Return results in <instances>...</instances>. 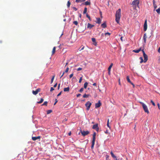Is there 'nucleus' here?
Returning <instances> with one entry per match:
<instances>
[{
  "mask_svg": "<svg viewBox=\"0 0 160 160\" xmlns=\"http://www.w3.org/2000/svg\"><path fill=\"white\" fill-rule=\"evenodd\" d=\"M101 27L103 28H105L107 27V25H106V22H104L101 25Z\"/></svg>",
  "mask_w": 160,
  "mask_h": 160,
  "instance_id": "a211bd4d",
  "label": "nucleus"
},
{
  "mask_svg": "<svg viewBox=\"0 0 160 160\" xmlns=\"http://www.w3.org/2000/svg\"><path fill=\"white\" fill-rule=\"evenodd\" d=\"M57 83H56L54 85V88H55L57 87Z\"/></svg>",
  "mask_w": 160,
  "mask_h": 160,
  "instance_id": "6e6d98bb",
  "label": "nucleus"
},
{
  "mask_svg": "<svg viewBox=\"0 0 160 160\" xmlns=\"http://www.w3.org/2000/svg\"><path fill=\"white\" fill-rule=\"evenodd\" d=\"M92 42L94 43L93 44L95 46L97 45V42H96V39L94 38H92Z\"/></svg>",
  "mask_w": 160,
  "mask_h": 160,
  "instance_id": "6ab92c4d",
  "label": "nucleus"
},
{
  "mask_svg": "<svg viewBox=\"0 0 160 160\" xmlns=\"http://www.w3.org/2000/svg\"><path fill=\"white\" fill-rule=\"evenodd\" d=\"M90 4L91 3L90 0H89V1H87L84 3V4L86 5H90Z\"/></svg>",
  "mask_w": 160,
  "mask_h": 160,
  "instance_id": "412c9836",
  "label": "nucleus"
},
{
  "mask_svg": "<svg viewBox=\"0 0 160 160\" xmlns=\"http://www.w3.org/2000/svg\"><path fill=\"white\" fill-rule=\"evenodd\" d=\"M141 60V61L140 62V63H142L143 62H144V60L143 61V59L142 57H140L139 58Z\"/></svg>",
  "mask_w": 160,
  "mask_h": 160,
  "instance_id": "7c9ffc66",
  "label": "nucleus"
},
{
  "mask_svg": "<svg viewBox=\"0 0 160 160\" xmlns=\"http://www.w3.org/2000/svg\"><path fill=\"white\" fill-rule=\"evenodd\" d=\"M151 102L152 103V104L153 105V106H155V103L153 102V101L152 100H151Z\"/></svg>",
  "mask_w": 160,
  "mask_h": 160,
  "instance_id": "ea45409f",
  "label": "nucleus"
},
{
  "mask_svg": "<svg viewBox=\"0 0 160 160\" xmlns=\"http://www.w3.org/2000/svg\"><path fill=\"white\" fill-rule=\"evenodd\" d=\"M71 4V3L69 1H68L67 4V6L68 7H69L70 5Z\"/></svg>",
  "mask_w": 160,
  "mask_h": 160,
  "instance_id": "473e14b6",
  "label": "nucleus"
},
{
  "mask_svg": "<svg viewBox=\"0 0 160 160\" xmlns=\"http://www.w3.org/2000/svg\"><path fill=\"white\" fill-rule=\"evenodd\" d=\"M81 132L82 135L83 136H85L89 133V132L88 131H85L81 130Z\"/></svg>",
  "mask_w": 160,
  "mask_h": 160,
  "instance_id": "0eeeda50",
  "label": "nucleus"
},
{
  "mask_svg": "<svg viewBox=\"0 0 160 160\" xmlns=\"http://www.w3.org/2000/svg\"><path fill=\"white\" fill-rule=\"evenodd\" d=\"M73 23L76 25H77L78 23L77 21H74L73 22Z\"/></svg>",
  "mask_w": 160,
  "mask_h": 160,
  "instance_id": "4c0bfd02",
  "label": "nucleus"
},
{
  "mask_svg": "<svg viewBox=\"0 0 160 160\" xmlns=\"http://www.w3.org/2000/svg\"><path fill=\"white\" fill-rule=\"evenodd\" d=\"M87 8H86V7H85L84 8V11L83 12V14H86V13L87 12Z\"/></svg>",
  "mask_w": 160,
  "mask_h": 160,
  "instance_id": "c85d7f7f",
  "label": "nucleus"
},
{
  "mask_svg": "<svg viewBox=\"0 0 160 160\" xmlns=\"http://www.w3.org/2000/svg\"><path fill=\"white\" fill-rule=\"evenodd\" d=\"M96 22L98 24H100L101 22V19L100 18H97Z\"/></svg>",
  "mask_w": 160,
  "mask_h": 160,
  "instance_id": "f3484780",
  "label": "nucleus"
},
{
  "mask_svg": "<svg viewBox=\"0 0 160 160\" xmlns=\"http://www.w3.org/2000/svg\"><path fill=\"white\" fill-rule=\"evenodd\" d=\"M52 110H48L47 111V114H49L51 113L52 112Z\"/></svg>",
  "mask_w": 160,
  "mask_h": 160,
  "instance_id": "58836bf2",
  "label": "nucleus"
},
{
  "mask_svg": "<svg viewBox=\"0 0 160 160\" xmlns=\"http://www.w3.org/2000/svg\"><path fill=\"white\" fill-rule=\"evenodd\" d=\"M139 0H135L132 1V4L133 6H135V7L137 6L138 7V5L139 4Z\"/></svg>",
  "mask_w": 160,
  "mask_h": 160,
  "instance_id": "39448f33",
  "label": "nucleus"
},
{
  "mask_svg": "<svg viewBox=\"0 0 160 160\" xmlns=\"http://www.w3.org/2000/svg\"><path fill=\"white\" fill-rule=\"evenodd\" d=\"M108 74L109 75L110 74V71H108Z\"/></svg>",
  "mask_w": 160,
  "mask_h": 160,
  "instance_id": "e2e57ef3",
  "label": "nucleus"
},
{
  "mask_svg": "<svg viewBox=\"0 0 160 160\" xmlns=\"http://www.w3.org/2000/svg\"><path fill=\"white\" fill-rule=\"evenodd\" d=\"M84 47H83L80 50V51H81V50H82L84 49Z\"/></svg>",
  "mask_w": 160,
  "mask_h": 160,
  "instance_id": "0e129e2a",
  "label": "nucleus"
},
{
  "mask_svg": "<svg viewBox=\"0 0 160 160\" xmlns=\"http://www.w3.org/2000/svg\"><path fill=\"white\" fill-rule=\"evenodd\" d=\"M69 68L68 67L67 68H66V70H65V71L64 72H68V70H69Z\"/></svg>",
  "mask_w": 160,
  "mask_h": 160,
  "instance_id": "79ce46f5",
  "label": "nucleus"
},
{
  "mask_svg": "<svg viewBox=\"0 0 160 160\" xmlns=\"http://www.w3.org/2000/svg\"><path fill=\"white\" fill-rule=\"evenodd\" d=\"M92 104L89 101L87 102L85 104V105L87 107V110H88L91 106Z\"/></svg>",
  "mask_w": 160,
  "mask_h": 160,
  "instance_id": "423d86ee",
  "label": "nucleus"
},
{
  "mask_svg": "<svg viewBox=\"0 0 160 160\" xmlns=\"http://www.w3.org/2000/svg\"><path fill=\"white\" fill-rule=\"evenodd\" d=\"M105 34L106 35H108L109 36L110 35V33L108 32L106 33H105Z\"/></svg>",
  "mask_w": 160,
  "mask_h": 160,
  "instance_id": "09e8293b",
  "label": "nucleus"
},
{
  "mask_svg": "<svg viewBox=\"0 0 160 160\" xmlns=\"http://www.w3.org/2000/svg\"><path fill=\"white\" fill-rule=\"evenodd\" d=\"M147 38V36L146 33H144L143 37V39L144 40V42L145 43L146 42V38Z\"/></svg>",
  "mask_w": 160,
  "mask_h": 160,
  "instance_id": "4468645a",
  "label": "nucleus"
},
{
  "mask_svg": "<svg viewBox=\"0 0 160 160\" xmlns=\"http://www.w3.org/2000/svg\"><path fill=\"white\" fill-rule=\"evenodd\" d=\"M113 65V64L112 63H111L110 65V66L108 68V71L111 70V69Z\"/></svg>",
  "mask_w": 160,
  "mask_h": 160,
  "instance_id": "b1692460",
  "label": "nucleus"
},
{
  "mask_svg": "<svg viewBox=\"0 0 160 160\" xmlns=\"http://www.w3.org/2000/svg\"><path fill=\"white\" fill-rule=\"evenodd\" d=\"M64 73H65V72H64L63 73H62V75H61V76L60 78H62V77L63 76V75H64Z\"/></svg>",
  "mask_w": 160,
  "mask_h": 160,
  "instance_id": "13d9d810",
  "label": "nucleus"
},
{
  "mask_svg": "<svg viewBox=\"0 0 160 160\" xmlns=\"http://www.w3.org/2000/svg\"><path fill=\"white\" fill-rule=\"evenodd\" d=\"M41 138V137L40 136H38V137H32V139L33 141H35L37 139H39L40 140V139Z\"/></svg>",
  "mask_w": 160,
  "mask_h": 160,
  "instance_id": "ddd939ff",
  "label": "nucleus"
},
{
  "mask_svg": "<svg viewBox=\"0 0 160 160\" xmlns=\"http://www.w3.org/2000/svg\"><path fill=\"white\" fill-rule=\"evenodd\" d=\"M71 134V132H70L68 133V135L69 136H70Z\"/></svg>",
  "mask_w": 160,
  "mask_h": 160,
  "instance_id": "680f3d73",
  "label": "nucleus"
},
{
  "mask_svg": "<svg viewBox=\"0 0 160 160\" xmlns=\"http://www.w3.org/2000/svg\"><path fill=\"white\" fill-rule=\"evenodd\" d=\"M153 3L154 9H156L157 6L156 4V2L155 0H153Z\"/></svg>",
  "mask_w": 160,
  "mask_h": 160,
  "instance_id": "aec40b11",
  "label": "nucleus"
},
{
  "mask_svg": "<svg viewBox=\"0 0 160 160\" xmlns=\"http://www.w3.org/2000/svg\"><path fill=\"white\" fill-rule=\"evenodd\" d=\"M141 48H140L138 49L137 50H134L133 51V52H136V53H138L140 51H142Z\"/></svg>",
  "mask_w": 160,
  "mask_h": 160,
  "instance_id": "dca6fc26",
  "label": "nucleus"
},
{
  "mask_svg": "<svg viewBox=\"0 0 160 160\" xmlns=\"http://www.w3.org/2000/svg\"><path fill=\"white\" fill-rule=\"evenodd\" d=\"M96 133L95 132H94L93 134L92 139V145L91 148L92 149H93V147L95 144V142L96 139Z\"/></svg>",
  "mask_w": 160,
  "mask_h": 160,
  "instance_id": "7ed1b4c3",
  "label": "nucleus"
},
{
  "mask_svg": "<svg viewBox=\"0 0 160 160\" xmlns=\"http://www.w3.org/2000/svg\"><path fill=\"white\" fill-rule=\"evenodd\" d=\"M94 26V25L91 24L89 23H88L87 25V28L91 29Z\"/></svg>",
  "mask_w": 160,
  "mask_h": 160,
  "instance_id": "2eb2a0df",
  "label": "nucleus"
},
{
  "mask_svg": "<svg viewBox=\"0 0 160 160\" xmlns=\"http://www.w3.org/2000/svg\"><path fill=\"white\" fill-rule=\"evenodd\" d=\"M40 88H38L37 89L36 91L33 90L32 91V93L34 95H36L38 92L40 91Z\"/></svg>",
  "mask_w": 160,
  "mask_h": 160,
  "instance_id": "6e6552de",
  "label": "nucleus"
},
{
  "mask_svg": "<svg viewBox=\"0 0 160 160\" xmlns=\"http://www.w3.org/2000/svg\"><path fill=\"white\" fill-rule=\"evenodd\" d=\"M110 153H111V156L112 158H116V156L114 155V154L112 152H111Z\"/></svg>",
  "mask_w": 160,
  "mask_h": 160,
  "instance_id": "a878e982",
  "label": "nucleus"
},
{
  "mask_svg": "<svg viewBox=\"0 0 160 160\" xmlns=\"http://www.w3.org/2000/svg\"><path fill=\"white\" fill-rule=\"evenodd\" d=\"M116 159V160H119V159H118L117 158H115Z\"/></svg>",
  "mask_w": 160,
  "mask_h": 160,
  "instance_id": "774afa93",
  "label": "nucleus"
},
{
  "mask_svg": "<svg viewBox=\"0 0 160 160\" xmlns=\"http://www.w3.org/2000/svg\"><path fill=\"white\" fill-rule=\"evenodd\" d=\"M86 0H76V2H82L85 1Z\"/></svg>",
  "mask_w": 160,
  "mask_h": 160,
  "instance_id": "393cba45",
  "label": "nucleus"
},
{
  "mask_svg": "<svg viewBox=\"0 0 160 160\" xmlns=\"http://www.w3.org/2000/svg\"><path fill=\"white\" fill-rule=\"evenodd\" d=\"M54 90V89L53 87H51L50 89V91H52Z\"/></svg>",
  "mask_w": 160,
  "mask_h": 160,
  "instance_id": "8fccbe9b",
  "label": "nucleus"
},
{
  "mask_svg": "<svg viewBox=\"0 0 160 160\" xmlns=\"http://www.w3.org/2000/svg\"><path fill=\"white\" fill-rule=\"evenodd\" d=\"M72 9L73 10H75V11H76L77 10V9L75 7H73L72 8Z\"/></svg>",
  "mask_w": 160,
  "mask_h": 160,
  "instance_id": "37998d69",
  "label": "nucleus"
},
{
  "mask_svg": "<svg viewBox=\"0 0 160 160\" xmlns=\"http://www.w3.org/2000/svg\"><path fill=\"white\" fill-rule=\"evenodd\" d=\"M86 16L89 19V20L90 21H91V18H90L89 15L87 13L86 14Z\"/></svg>",
  "mask_w": 160,
  "mask_h": 160,
  "instance_id": "f704fd0d",
  "label": "nucleus"
},
{
  "mask_svg": "<svg viewBox=\"0 0 160 160\" xmlns=\"http://www.w3.org/2000/svg\"><path fill=\"white\" fill-rule=\"evenodd\" d=\"M82 70V68H79L77 69L78 71H80Z\"/></svg>",
  "mask_w": 160,
  "mask_h": 160,
  "instance_id": "a18cd8bd",
  "label": "nucleus"
},
{
  "mask_svg": "<svg viewBox=\"0 0 160 160\" xmlns=\"http://www.w3.org/2000/svg\"><path fill=\"white\" fill-rule=\"evenodd\" d=\"M89 96V94H85L83 96V97L84 98H88Z\"/></svg>",
  "mask_w": 160,
  "mask_h": 160,
  "instance_id": "c756f323",
  "label": "nucleus"
},
{
  "mask_svg": "<svg viewBox=\"0 0 160 160\" xmlns=\"http://www.w3.org/2000/svg\"><path fill=\"white\" fill-rule=\"evenodd\" d=\"M157 105H158V108L159 109H160V105H159V103H158V104H157Z\"/></svg>",
  "mask_w": 160,
  "mask_h": 160,
  "instance_id": "5fc2aeb1",
  "label": "nucleus"
},
{
  "mask_svg": "<svg viewBox=\"0 0 160 160\" xmlns=\"http://www.w3.org/2000/svg\"><path fill=\"white\" fill-rule=\"evenodd\" d=\"M56 50V47H54L52 49V54L53 55L55 52Z\"/></svg>",
  "mask_w": 160,
  "mask_h": 160,
  "instance_id": "5701e85b",
  "label": "nucleus"
},
{
  "mask_svg": "<svg viewBox=\"0 0 160 160\" xmlns=\"http://www.w3.org/2000/svg\"><path fill=\"white\" fill-rule=\"evenodd\" d=\"M62 91H61L60 92H59V93L58 94V95H57V97H58V96H60L61 95V93H62Z\"/></svg>",
  "mask_w": 160,
  "mask_h": 160,
  "instance_id": "de8ad7c7",
  "label": "nucleus"
},
{
  "mask_svg": "<svg viewBox=\"0 0 160 160\" xmlns=\"http://www.w3.org/2000/svg\"><path fill=\"white\" fill-rule=\"evenodd\" d=\"M60 87V84L59 83L58 85V89H59Z\"/></svg>",
  "mask_w": 160,
  "mask_h": 160,
  "instance_id": "864d4df0",
  "label": "nucleus"
},
{
  "mask_svg": "<svg viewBox=\"0 0 160 160\" xmlns=\"http://www.w3.org/2000/svg\"><path fill=\"white\" fill-rule=\"evenodd\" d=\"M139 102L141 104H142V108H143L144 112L146 113H148L149 112L148 110L147 106H146V105H145L144 103H143V102Z\"/></svg>",
  "mask_w": 160,
  "mask_h": 160,
  "instance_id": "f03ea898",
  "label": "nucleus"
},
{
  "mask_svg": "<svg viewBox=\"0 0 160 160\" xmlns=\"http://www.w3.org/2000/svg\"><path fill=\"white\" fill-rule=\"evenodd\" d=\"M142 51L143 53V56L144 58V62H146L148 60V57L147 55H146L144 51V49H143L142 50Z\"/></svg>",
  "mask_w": 160,
  "mask_h": 160,
  "instance_id": "20e7f679",
  "label": "nucleus"
},
{
  "mask_svg": "<svg viewBox=\"0 0 160 160\" xmlns=\"http://www.w3.org/2000/svg\"><path fill=\"white\" fill-rule=\"evenodd\" d=\"M55 102L54 103V105H55L56 104V103L58 101L57 100V99H55Z\"/></svg>",
  "mask_w": 160,
  "mask_h": 160,
  "instance_id": "3c124183",
  "label": "nucleus"
},
{
  "mask_svg": "<svg viewBox=\"0 0 160 160\" xmlns=\"http://www.w3.org/2000/svg\"><path fill=\"white\" fill-rule=\"evenodd\" d=\"M96 85H97V84H96V83H93V84H92V85H93V86H96Z\"/></svg>",
  "mask_w": 160,
  "mask_h": 160,
  "instance_id": "bf43d9fd",
  "label": "nucleus"
},
{
  "mask_svg": "<svg viewBox=\"0 0 160 160\" xmlns=\"http://www.w3.org/2000/svg\"><path fill=\"white\" fill-rule=\"evenodd\" d=\"M43 99L42 98H41L40 99V101L39 102H37V103L38 104L41 103L43 101Z\"/></svg>",
  "mask_w": 160,
  "mask_h": 160,
  "instance_id": "bb28decb",
  "label": "nucleus"
},
{
  "mask_svg": "<svg viewBox=\"0 0 160 160\" xmlns=\"http://www.w3.org/2000/svg\"><path fill=\"white\" fill-rule=\"evenodd\" d=\"M82 77L80 78V79H79V82L80 83L81 82V81H82Z\"/></svg>",
  "mask_w": 160,
  "mask_h": 160,
  "instance_id": "c03bdc74",
  "label": "nucleus"
},
{
  "mask_svg": "<svg viewBox=\"0 0 160 160\" xmlns=\"http://www.w3.org/2000/svg\"><path fill=\"white\" fill-rule=\"evenodd\" d=\"M64 92H69V87L67 88H64L63 89Z\"/></svg>",
  "mask_w": 160,
  "mask_h": 160,
  "instance_id": "4be33fe9",
  "label": "nucleus"
},
{
  "mask_svg": "<svg viewBox=\"0 0 160 160\" xmlns=\"http://www.w3.org/2000/svg\"><path fill=\"white\" fill-rule=\"evenodd\" d=\"M92 128L94 129H95L97 131H98L99 129L98 127V124L97 123L93 125Z\"/></svg>",
  "mask_w": 160,
  "mask_h": 160,
  "instance_id": "1a4fd4ad",
  "label": "nucleus"
},
{
  "mask_svg": "<svg viewBox=\"0 0 160 160\" xmlns=\"http://www.w3.org/2000/svg\"><path fill=\"white\" fill-rule=\"evenodd\" d=\"M81 95V94L79 93V94H77V97H79V96H80Z\"/></svg>",
  "mask_w": 160,
  "mask_h": 160,
  "instance_id": "603ef678",
  "label": "nucleus"
},
{
  "mask_svg": "<svg viewBox=\"0 0 160 160\" xmlns=\"http://www.w3.org/2000/svg\"><path fill=\"white\" fill-rule=\"evenodd\" d=\"M122 38H123V37H121L120 38V39H121V41H123Z\"/></svg>",
  "mask_w": 160,
  "mask_h": 160,
  "instance_id": "052dcab7",
  "label": "nucleus"
},
{
  "mask_svg": "<svg viewBox=\"0 0 160 160\" xmlns=\"http://www.w3.org/2000/svg\"><path fill=\"white\" fill-rule=\"evenodd\" d=\"M101 105L100 100L98 101V103L95 104V108H98L100 107Z\"/></svg>",
  "mask_w": 160,
  "mask_h": 160,
  "instance_id": "9b49d317",
  "label": "nucleus"
},
{
  "mask_svg": "<svg viewBox=\"0 0 160 160\" xmlns=\"http://www.w3.org/2000/svg\"><path fill=\"white\" fill-rule=\"evenodd\" d=\"M83 90H84V89L83 88H81L79 91V92H83Z\"/></svg>",
  "mask_w": 160,
  "mask_h": 160,
  "instance_id": "a19ab883",
  "label": "nucleus"
},
{
  "mask_svg": "<svg viewBox=\"0 0 160 160\" xmlns=\"http://www.w3.org/2000/svg\"><path fill=\"white\" fill-rule=\"evenodd\" d=\"M147 28V21L146 20L144 22L143 26V29L144 31H146Z\"/></svg>",
  "mask_w": 160,
  "mask_h": 160,
  "instance_id": "9d476101",
  "label": "nucleus"
},
{
  "mask_svg": "<svg viewBox=\"0 0 160 160\" xmlns=\"http://www.w3.org/2000/svg\"><path fill=\"white\" fill-rule=\"evenodd\" d=\"M158 52L160 53V47L159 48L158 50Z\"/></svg>",
  "mask_w": 160,
  "mask_h": 160,
  "instance_id": "4d7b16f0",
  "label": "nucleus"
},
{
  "mask_svg": "<svg viewBox=\"0 0 160 160\" xmlns=\"http://www.w3.org/2000/svg\"><path fill=\"white\" fill-rule=\"evenodd\" d=\"M109 119H108V121H107V126L109 128H110V127L109 125Z\"/></svg>",
  "mask_w": 160,
  "mask_h": 160,
  "instance_id": "2f4dec72",
  "label": "nucleus"
},
{
  "mask_svg": "<svg viewBox=\"0 0 160 160\" xmlns=\"http://www.w3.org/2000/svg\"><path fill=\"white\" fill-rule=\"evenodd\" d=\"M156 12L158 14L160 13V8H158L156 10Z\"/></svg>",
  "mask_w": 160,
  "mask_h": 160,
  "instance_id": "c9c22d12",
  "label": "nucleus"
},
{
  "mask_svg": "<svg viewBox=\"0 0 160 160\" xmlns=\"http://www.w3.org/2000/svg\"><path fill=\"white\" fill-rule=\"evenodd\" d=\"M73 73H72V74H71L69 75V78H72V77H73Z\"/></svg>",
  "mask_w": 160,
  "mask_h": 160,
  "instance_id": "49530a36",
  "label": "nucleus"
},
{
  "mask_svg": "<svg viewBox=\"0 0 160 160\" xmlns=\"http://www.w3.org/2000/svg\"><path fill=\"white\" fill-rule=\"evenodd\" d=\"M54 77H55V76H53L52 77V79H51V83H52L53 82V80H54Z\"/></svg>",
  "mask_w": 160,
  "mask_h": 160,
  "instance_id": "e433bc0d",
  "label": "nucleus"
},
{
  "mask_svg": "<svg viewBox=\"0 0 160 160\" xmlns=\"http://www.w3.org/2000/svg\"><path fill=\"white\" fill-rule=\"evenodd\" d=\"M100 14H101V17L102 18V12H100Z\"/></svg>",
  "mask_w": 160,
  "mask_h": 160,
  "instance_id": "69168bd1",
  "label": "nucleus"
},
{
  "mask_svg": "<svg viewBox=\"0 0 160 160\" xmlns=\"http://www.w3.org/2000/svg\"><path fill=\"white\" fill-rule=\"evenodd\" d=\"M105 133H107L108 132V131H106L105 132Z\"/></svg>",
  "mask_w": 160,
  "mask_h": 160,
  "instance_id": "338daca9",
  "label": "nucleus"
},
{
  "mask_svg": "<svg viewBox=\"0 0 160 160\" xmlns=\"http://www.w3.org/2000/svg\"><path fill=\"white\" fill-rule=\"evenodd\" d=\"M88 85V83L87 82H85L84 84V88H86L87 87Z\"/></svg>",
  "mask_w": 160,
  "mask_h": 160,
  "instance_id": "cd10ccee",
  "label": "nucleus"
},
{
  "mask_svg": "<svg viewBox=\"0 0 160 160\" xmlns=\"http://www.w3.org/2000/svg\"><path fill=\"white\" fill-rule=\"evenodd\" d=\"M116 21L118 23H119V20L121 17V9L120 8L118 9L116 12Z\"/></svg>",
  "mask_w": 160,
  "mask_h": 160,
  "instance_id": "f257e3e1",
  "label": "nucleus"
},
{
  "mask_svg": "<svg viewBox=\"0 0 160 160\" xmlns=\"http://www.w3.org/2000/svg\"><path fill=\"white\" fill-rule=\"evenodd\" d=\"M126 79H127V80L128 81V82L130 83L133 86V87H134V85L133 84V83H132L130 81V79H129V77L128 76H127V77H126Z\"/></svg>",
  "mask_w": 160,
  "mask_h": 160,
  "instance_id": "f8f14e48",
  "label": "nucleus"
},
{
  "mask_svg": "<svg viewBox=\"0 0 160 160\" xmlns=\"http://www.w3.org/2000/svg\"><path fill=\"white\" fill-rule=\"evenodd\" d=\"M48 102L47 101H45L43 103V104L42 105H45L46 106H47V105Z\"/></svg>",
  "mask_w": 160,
  "mask_h": 160,
  "instance_id": "72a5a7b5",
  "label": "nucleus"
}]
</instances>
